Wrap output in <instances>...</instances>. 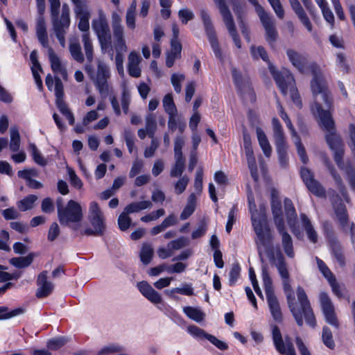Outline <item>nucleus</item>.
I'll return each instance as SVG.
<instances>
[{
	"instance_id": "nucleus-27",
	"label": "nucleus",
	"mask_w": 355,
	"mask_h": 355,
	"mask_svg": "<svg viewBox=\"0 0 355 355\" xmlns=\"http://www.w3.org/2000/svg\"><path fill=\"white\" fill-rule=\"evenodd\" d=\"M36 33L41 44L45 48H49L46 26L43 15H39L37 18Z\"/></svg>"
},
{
	"instance_id": "nucleus-32",
	"label": "nucleus",
	"mask_w": 355,
	"mask_h": 355,
	"mask_svg": "<svg viewBox=\"0 0 355 355\" xmlns=\"http://www.w3.org/2000/svg\"><path fill=\"white\" fill-rule=\"evenodd\" d=\"M271 209L273 215L274 222L276 227H278V222L282 225H284V221L282 216V204L280 200L272 193L271 200Z\"/></svg>"
},
{
	"instance_id": "nucleus-11",
	"label": "nucleus",
	"mask_w": 355,
	"mask_h": 355,
	"mask_svg": "<svg viewBox=\"0 0 355 355\" xmlns=\"http://www.w3.org/2000/svg\"><path fill=\"white\" fill-rule=\"evenodd\" d=\"M214 1L219 10L223 23L225 24L230 35H231L234 44L237 48L240 49L241 47V43L236 30L233 16L227 5L224 0H214Z\"/></svg>"
},
{
	"instance_id": "nucleus-14",
	"label": "nucleus",
	"mask_w": 355,
	"mask_h": 355,
	"mask_svg": "<svg viewBox=\"0 0 355 355\" xmlns=\"http://www.w3.org/2000/svg\"><path fill=\"white\" fill-rule=\"evenodd\" d=\"M258 16L265 29L266 40L270 43L275 42L277 38L278 33L275 28L276 21L274 17L265 11L264 8H261L259 7L258 8Z\"/></svg>"
},
{
	"instance_id": "nucleus-30",
	"label": "nucleus",
	"mask_w": 355,
	"mask_h": 355,
	"mask_svg": "<svg viewBox=\"0 0 355 355\" xmlns=\"http://www.w3.org/2000/svg\"><path fill=\"white\" fill-rule=\"evenodd\" d=\"M324 164L327 166L329 173L332 176L333 179L334 180L336 184L340 189V192L342 193L345 200L346 202H349V199L347 196V194L345 192V186L343 183V179L340 177V175L336 172L335 168L334 166L330 163V162L328 159L324 160Z\"/></svg>"
},
{
	"instance_id": "nucleus-62",
	"label": "nucleus",
	"mask_w": 355,
	"mask_h": 355,
	"mask_svg": "<svg viewBox=\"0 0 355 355\" xmlns=\"http://www.w3.org/2000/svg\"><path fill=\"white\" fill-rule=\"evenodd\" d=\"M203 171L199 168L196 173L194 181V189L197 195H200L202 190Z\"/></svg>"
},
{
	"instance_id": "nucleus-21",
	"label": "nucleus",
	"mask_w": 355,
	"mask_h": 355,
	"mask_svg": "<svg viewBox=\"0 0 355 355\" xmlns=\"http://www.w3.org/2000/svg\"><path fill=\"white\" fill-rule=\"evenodd\" d=\"M49 59L51 63V67L54 73L58 76H60L64 80L67 78V71L64 66L62 64L60 58L55 54L51 47L48 48Z\"/></svg>"
},
{
	"instance_id": "nucleus-48",
	"label": "nucleus",
	"mask_w": 355,
	"mask_h": 355,
	"mask_svg": "<svg viewBox=\"0 0 355 355\" xmlns=\"http://www.w3.org/2000/svg\"><path fill=\"white\" fill-rule=\"evenodd\" d=\"M153 254L154 250L151 245L144 244L140 252L141 261L145 265L148 264L151 261Z\"/></svg>"
},
{
	"instance_id": "nucleus-42",
	"label": "nucleus",
	"mask_w": 355,
	"mask_h": 355,
	"mask_svg": "<svg viewBox=\"0 0 355 355\" xmlns=\"http://www.w3.org/2000/svg\"><path fill=\"white\" fill-rule=\"evenodd\" d=\"M153 207V204L149 200H144L141 202H132L125 207L126 212L128 213H135L141 210L150 209Z\"/></svg>"
},
{
	"instance_id": "nucleus-56",
	"label": "nucleus",
	"mask_w": 355,
	"mask_h": 355,
	"mask_svg": "<svg viewBox=\"0 0 355 355\" xmlns=\"http://www.w3.org/2000/svg\"><path fill=\"white\" fill-rule=\"evenodd\" d=\"M185 80V76L183 73H173L171 78V84L174 90L180 94L182 91V83Z\"/></svg>"
},
{
	"instance_id": "nucleus-22",
	"label": "nucleus",
	"mask_w": 355,
	"mask_h": 355,
	"mask_svg": "<svg viewBox=\"0 0 355 355\" xmlns=\"http://www.w3.org/2000/svg\"><path fill=\"white\" fill-rule=\"evenodd\" d=\"M284 209L287 218V223L290 228L291 229L293 233L297 237H299L300 235V232L299 229L295 227L297 214L292 201L288 198H286L284 200Z\"/></svg>"
},
{
	"instance_id": "nucleus-19",
	"label": "nucleus",
	"mask_w": 355,
	"mask_h": 355,
	"mask_svg": "<svg viewBox=\"0 0 355 355\" xmlns=\"http://www.w3.org/2000/svg\"><path fill=\"white\" fill-rule=\"evenodd\" d=\"M137 287L142 295L153 304H158L162 303V297L161 295L157 291H156L147 282L141 281L138 282Z\"/></svg>"
},
{
	"instance_id": "nucleus-16",
	"label": "nucleus",
	"mask_w": 355,
	"mask_h": 355,
	"mask_svg": "<svg viewBox=\"0 0 355 355\" xmlns=\"http://www.w3.org/2000/svg\"><path fill=\"white\" fill-rule=\"evenodd\" d=\"M320 302L326 322L336 329H338L339 322L336 315L334 305L328 295L325 293H321Z\"/></svg>"
},
{
	"instance_id": "nucleus-37",
	"label": "nucleus",
	"mask_w": 355,
	"mask_h": 355,
	"mask_svg": "<svg viewBox=\"0 0 355 355\" xmlns=\"http://www.w3.org/2000/svg\"><path fill=\"white\" fill-rule=\"evenodd\" d=\"M69 52L72 58L78 62H84V55L82 53L81 46L77 40H71L69 42Z\"/></svg>"
},
{
	"instance_id": "nucleus-60",
	"label": "nucleus",
	"mask_w": 355,
	"mask_h": 355,
	"mask_svg": "<svg viewBox=\"0 0 355 355\" xmlns=\"http://www.w3.org/2000/svg\"><path fill=\"white\" fill-rule=\"evenodd\" d=\"M322 338L323 343L329 349H334L335 343L332 338V334L327 327H324L322 329Z\"/></svg>"
},
{
	"instance_id": "nucleus-57",
	"label": "nucleus",
	"mask_w": 355,
	"mask_h": 355,
	"mask_svg": "<svg viewBox=\"0 0 355 355\" xmlns=\"http://www.w3.org/2000/svg\"><path fill=\"white\" fill-rule=\"evenodd\" d=\"M111 24L113 33L125 31L124 26L121 23V17L116 12L112 13Z\"/></svg>"
},
{
	"instance_id": "nucleus-55",
	"label": "nucleus",
	"mask_w": 355,
	"mask_h": 355,
	"mask_svg": "<svg viewBox=\"0 0 355 355\" xmlns=\"http://www.w3.org/2000/svg\"><path fill=\"white\" fill-rule=\"evenodd\" d=\"M245 155H246V157H247L248 165V168H249V169L250 171L251 175H252V178L255 181H257V180H258V171H257L256 159H255V157L254 156V153H252V154H250V155L245 154Z\"/></svg>"
},
{
	"instance_id": "nucleus-49",
	"label": "nucleus",
	"mask_w": 355,
	"mask_h": 355,
	"mask_svg": "<svg viewBox=\"0 0 355 355\" xmlns=\"http://www.w3.org/2000/svg\"><path fill=\"white\" fill-rule=\"evenodd\" d=\"M136 10L134 6H129L125 14V24L128 29L134 30L136 27Z\"/></svg>"
},
{
	"instance_id": "nucleus-54",
	"label": "nucleus",
	"mask_w": 355,
	"mask_h": 355,
	"mask_svg": "<svg viewBox=\"0 0 355 355\" xmlns=\"http://www.w3.org/2000/svg\"><path fill=\"white\" fill-rule=\"evenodd\" d=\"M130 213L126 212L125 208L118 218L119 227L121 231L127 230L131 225V218L128 216Z\"/></svg>"
},
{
	"instance_id": "nucleus-3",
	"label": "nucleus",
	"mask_w": 355,
	"mask_h": 355,
	"mask_svg": "<svg viewBox=\"0 0 355 355\" xmlns=\"http://www.w3.org/2000/svg\"><path fill=\"white\" fill-rule=\"evenodd\" d=\"M282 283L284 292L286 295L288 306L296 320L297 324L300 327L302 326L303 313L306 322L312 327H314L316 324L315 315L311 308L310 302L304 290L300 286L297 288V296L301 306V311L297 307L296 304L294 302V295L289 282V278L282 279Z\"/></svg>"
},
{
	"instance_id": "nucleus-33",
	"label": "nucleus",
	"mask_w": 355,
	"mask_h": 355,
	"mask_svg": "<svg viewBox=\"0 0 355 355\" xmlns=\"http://www.w3.org/2000/svg\"><path fill=\"white\" fill-rule=\"evenodd\" d=\"M114 43L112 44L116 53H124L128 51V46L125 39V31L113 33Z\"/></svg>"
},
{
	"instance_id": "nucleus-12",
	"label": "nucleus",
	"mask_w": 355,
	"mask_h": 355,
	"mask_svg": "<svg viewBox=\"0 0 355 355\" xmlns=\"http://www.w3.org/2000/svg\"><path fill=\"white\" fill-rule=\"evenodd\" d=\"M200 17L203 22L206 35L216 57L220 60H223V57L222 51L209 13L206 10H202L200 11Z\"/></svg>"
},
{
	"instance_id": "nucleus-41",
	"label": "nucleus",
	"mask_w": 355,
	"mask_h": 355,
	"mask_svg": "<svg viewBox=\"0 0 355 355\" xmlns=\"http://www.w3.org/2000/svg\"><path fill=\"white\" fill-rule=\"evenodd\" d=\"M35 257L34 253H30L26 257H15L10 260V264L17 268H26L31 264Z\"/></svg>"
},
{
	"instance_id": "nucleus-43",
	"label": "nucleus",
	"mask_w": 355,
	"mask_h": 355,
	"mask_svg": "<svg viewBox=\"0 0 355 355\" xmlns=\"http://www.w3.org/2000/svg\"><path fill=\"white\" fill-rule=\"evenodd\" d=\"M56 105L59 109L60 112L67 118L70 125H73L75 123V119L73 114L68 108L67 105L65 103L63 98L56 99Z\"/></svg>"
},
{
	"instance_id": "nucleus-45",
	"label": "nucleus",
	"mask_w": 355,
	"mask_h": 355,
	"mask_svg": "<svg viewBox=\"0 0 355 355\" xmlns=\"http://www.w3.org/2000/svg\"><path fill=\"white\" fill-rule=\"evenodd\" d=\"M175 163L170 171V175L173 178L181 176L185 168L184 157H175Z\"/></svg>"
},
{
	"instance_id": "nucleus-47",
	"label": "nucleus",
	"mask_w": 355,
	"mask_h": 355,
	"mask_svg": "<svg viewBox=\"0 0 355 355\" xmlns=\"http://www.w3.org/2000/svg\"><path fill=\"white\" fill-rule=\"evenodd\" d=\"M274 263L277 267L282 279L289 278V273L287 269L284 259L280 254L277 258L274 259Z\"/></svg>"
},
{
	"instance_id": "nucleus-53",
	"label": "nucleus",
	"mask_w": 355,
	"mask_h": 355,
	"mask_svg": "<svg viewBox=\"0 0 355 355\" xmlns=\"http://www.w3.org/2000/svg\"><path fill=\"white\" fill-rule=\"evenodd\" d=\"M189 245V241L184 237H180L178 239L173 240L167 244V248L173 252L174 250H180Z\"/></svg>"
},
{
	"instance_id": "nucleus-4",
	"label": "nucleus",
	"mask_w": 355,
	"mask_h": 355,
	"mask_svg": "<svg viewBox=\"0 0 355 355\" xmlns=\"http://www.w3.org/2000/svg\"><path fill=\"white\" fill-rule=\"evenodd\" d=\"M50 4L51 20L53 30L60 45L65 46V35L70 23V8L67 3H63L60 15V0H48Z\"/></svg>"
},
{
	"instance_id": "nucleus-31",
	"label": "nucleus",
	"mask_w": 355,
	"mask_h": 355,
	"mask_svg": "<svg viewBox=\"0 0 355 355\" xmlns=\"http://www.w3.org/2000/svg\"><path fill=\"white\" fill-rule=\"evenodd\" d=\"M273 136L277 148L286 146L284 134L282 125L277 118H273L272 121Z\"/></svg>"
},
{
	"instance_id": "nucleus-61",
	"label": "nucleus",
	"mask_w": 355,
	"mask_h": 355,
	"mask_svg": "<svg viewBox=\"0 0 355 355\" xmlns=\"http://www.w3.org/2000/svg\"><path fill=\"white\" fill-rule=\"evenodd\" d=\"M67 343V339L64 337H58L51 339L47 342V347L51 350H57Z\"/></svg>"
},
{
	"instance_id": "nucleus-6",
	"label": "nucleus",
	"mask_w": 355,
	"mask_h": 355,
	"mask_svg": "<svg viewBox=\"0 0 355 355\" xmlns=\"http://www.w3.org/2000/svg\"><path fill=\"white\" fill-rule=\"evenodd\" d=\"M92 28L95 33L103 53H109L113 60L112 34L107 16L102 9L98 10V17L92 21Z\"/></svg>"
},
{
	"instance_id": "nucleus-2",
	"label": "nucleus",
	"mask_w": 355,
	"mask_h": 355,
	"mask_svg": "<svg viewBox=\"0 0 355 355\" xmlns=\"http://www.w3.org/2000/svg\"><path fill=\"white\" fill-rule=\"evenodd\" d=\"M248 199L252 225L257 236L255 243L259 255L262 259L263 254L269 252L273 236L268 225L265 206L261 205L259 210H257L254 197L249 195Z\"/></svg>"
},
{
	"instance_id": "nucleus-58",
	"label": "nucleus",
	"mask_w": 355,
	"mask_h": 355,
	"mask_svg": "<svg viewBox=\"0 0 355 355\" xmlns=\"http://www.w3.org/2000/svg\"><path fill=\"white\" fill-rule=\"evenodd\" d=\"M187 331L192 336H193L196 338H198V339H202V338L207 339V337L209 336V334H207L205 330H203L202 329H200V327L195 326V325L188 326Z\"/></svg>"
},
{
	"instance_id": "nucleus-64",
	"label": "nucleus",
	"mask_w": 355,
	"mask_h": 355,
	"mask_svg": "<svg viewBox=\"0 0 355 355\" xmlns=\"http://www.w3.org/2000/svg\"><path fill=\"white\" fill-rule=\"evenodd\" d=\"M189 182V178L187 175L182 176L175 184V193L178 195L183 193Z\"/></svg>"
},
{
	"instance_id": "nucleus-5",
	"label": "nucleus",
	"mask_w": 355,
	"mask_h": 355,
	"mask_svg": "<svg viewBox=\"0 0 355 355\" xmlns=\"http://www.w3.org/2000/svg\"><path fill=\"white\" fill-rule=\"evenodd\" d=\"M58 209V217L62 225L69 226L74 230H77L80 225L79 223L83 218V209L80 205L70 200L66 206L62 205V199L58 198L56 200Z\"/></svg>"
},
{
	"instance_id": "nucleus-51",
	"label": "nucleus",
	"mask_w": 355,
	"mask_h": 355,
	"mask_svg": "<svg viewBox=\"0 0 355 355\" xmlns=\"http://www.w3.org/2000/svg\"><path fill=\"white\" fill-rule=\"evenodd\" d=\"M163 107L168 114H178V110L171 94H168L164 97Z\"/></svg>"
},
{
	"instance_id": "nucleus-17",
	"label": "nucleus",
	"mask_w": 355,
	"mask_h": 355,
	"mask_svg": "<svg viewBox=\"0 0 355 355\" xmlns=\"http://www.w3.org/2000/svg\"><path fill=\"white\" fill-rule=\"evenodd\" d=\"M272 339L276 349L283 355H296L291 341L287 338L283 340L281 331L278 327H272Z\"/></svg>"
},
{
	"instance_id": "nucleus-38",
	"label": "nucleus",
	"mask_w": 355,
	"mask_h": 355,
	"mask_svg": "<svg viewBox=\"0 0 355 355\" xmlns=\"http://www.w3.org/2000/svg\"><path fill=\"white\" fill-rule=\"evenodd\" d=\"M145 122V128L147 130V135L150 138L153 139L157 128L155 114L153 113L148 114L146 116Z\"/></svg>"
},
{
	"instance_id": "nucleus-13",
	"label": "nucleus",
	"mask_w": 355,
	"mask_h": 355,
	"mask_svg": "<svg viewBox=\"0 0 355 355\" xmlns=\"http://www.w3.org/2000/svg\"><path fill=\"white\" fill-rule=\"evenodd\" d=\"M232 74L234 84L243 98L247 102H254L256 96L248 78H243L241 73L235 67L232 68Z\"/></svg>"
},
{
	"instance_id": "nucleus-8",
	"label": "nucleus",
	"mask_w": 355,
	"mask_h": 355,
	"mask_svg": "<svg viewBox=\"0 0 355 355\" xmlns=\"http://www.w3.org/2000/svg\"><path fill=\"white\" fill-rule=\"evenodd\" d=\"M89 220L92 228H87L83 234L87 236H102L106 229L105 218L98 204L93 201L89 204Z\"/></svg>"
},
{
	"instance_id": "nucleus-44",
	"label": "nucleus",
	"mask_w": 355,
	"mask_h": 355,
	"mask_svg": "<svg viewBox=\"0 0 355 355\" xmlns=\"http://www.w3.org/2000/svg\"><path fill=\"white\" fill-rule=\"evenodd\" d=\"M37 196L35 195H29L17 202V207L21 211H25L32 209Z\"/></svg>"
},
{
	"instance_id": "nucleus-25",
	"label": "nucleus",
	"mask_w": 355,
	"mask_h": 355,
	"mask_svg": "<svg viewBox=\"0 0 355 355\" xmlns=\"http://www.w3.org/2000/svg\"><path fill=\"white\" fill-rule=\"evenodd\" d=\"M17 175L20 178L24 179L27 182V186L30 188L37 189L43 187L41 182L33 179V178L38 176L37 171L34 168L19 171Z\"/></svg>"
},
{
	"instance_id": "nucleus-1",
	"label": "nucleus",
	"mask_w": 355,
	"mask_h": 355,
	"mask_svg": "<svg viewBox=\"0 0 355 355\" xmlns=\"http://www.w3.org/2000/svg\"><path fill=\"white\" fill-rule=\"evenodd\" d=\"M311 87L313 98L311 107V112L318 118L320 126L327 132L326 141L334 152L335 162L343 171L351 189L355 191V169L349 164L345 165L343 160V145L340 137L336 134L334 121L331 114L333 100L320 70L313 72Z\"/></svg>"
},
{
	"instance_id": "nucleus-10",
	"label": "nucleus",
	"mask_w": 355,
	"mask_h": 355,
	"mask_svg": "<svg viewBox=\"0 0 355 355\" xmlns=\"http://www.w3.org/2000/svg\"><path fill=\"white\" fill-rule=\"evenodd\" d=\"M89 76L101 98H106L110 91V87L107 83V80L110 77V71L108 66L103 62H99L97 66L96 73H90Z\"/></svg>"
},
{
	"instance_id": "nucleus-39",
	"label": "nucleus",
	"mask_w": 355,
	"mask_h": 355,
	"mask_svg": "<svg viewBox=\"0 0 355 355\" xmlns=\"http://www.w3.org/2000/svg\"><path fill=\"white\" fill-rule=\"evenodd\" d=\"M183 312L189 318L196 321V322H202L205 316V314L199 308L193 306L184 307Z\"/></svg>"
},
{
	"instance_id": "nucleus-15",
	"label": "nucleus",
	"mask_w": 355,
	"mask_h": 355,
	"mask_svg": "<svg viewBox=\"0 0 355 355\" xmlns=\"http://www.w3.org/2000/svg\"><path fill=\"white\" fill-rule=\"evenodd\" d=\"M300 176L306 187L312 193L317 196H324L325 191L318 181L315 179L313 173L306 167H302Z\"/></svg>"
},
{
	"instance_id": "nucleus-40",
	"label": "nucleus",
	"mask_w": 355,
	"mask_h": 355,
	"mask_svg": "<svg viewBox=\"0 0 355 355\" xmlns=\"http://www.w3.org/2000/svg\"><path fill=\"white\" fill-rule=\"evenodd\" d=\"M182 51V45H171V51L167 53L166 64L168 67H171L175 60L180 58Z\"/></svg>"
},
{
	"instance_id": "nucleus-63",
	"label": "nucleus",
	"mask_w": 355,
	"mask_h": 355,
	"mask_svg": "<svg viewBox=\"0 0 355 355\" xmlns=\"http://www.w3.org/2000/svg\"><path fill=\"white\" fill-rule=\"evenodd\" d=\"M30 148L31 150L32 157L35 162L39 165L45 166L46 164V161L41 155L37 146L35 144H31Z\"/></svg>"
},
{
	"instance_id": "nucleus-34",
	"label": "nucleus",
	"mask_w": 355,
	"mask_h": 355,
	"mask_svg": "<svg viewBox=\"0 0 355 355\" xmlns=\"http://www.w3.org/2000/svg\"><path fill=\"white\" fill-rule=\"evenodd\" d=\"M302 224L310 241L315 243L318 241V234L313 228L310 219L305 214H300Z\"/></svg>"
},
{
	"instance_id": "nucleus-29",
	"label": "nucleus",
	"mask_w": 355,
	"mask_h": 355,
	"mask_svg": "<svg viewBox=\"0 0 355 355\" xmlns=\"http://www.w3.org/2000/svg\"><path fill=\"white\" fill-rule=\"evenodd\" d=\"M128 70L129 74L135 78H138L141 76V69L139 63L141 58L139 56L138 53L135 51H132L128 55Z\"/></svg>"
},
{
	"instance_id": "nucleus-20",
	"label": "nucleus",
	"mask_w": 355,
	"mask_h": 355,
	"mask_svg": "<svg viewBox=\"0 0 355 355\" xmlns=\"http://www.w3.org/2000/svg\"><path fill=\"white\" fill-rule=\"evenodd\" d=\"M334 211L336 215V217L342 226L343 229L345 231H347L348 229L350 230L351 234H352V242L355 241V238L354 236V231L353 230L355 228L354 224H352L351 225L348 224V215L347 214L345 206L342 204L339 203L338 205H334Z\"/></svg>"
},
{
	"instance_id": "nucleus-18",
	"label": "nucleus",
	"mask_w": 355,
	"mask_h": 355,
	"mask_svg": "<svg viewBox=\"0 0 355 355\" xmlns=\"http://www.w3.org/2000/svg\"><path fill=\"white\" fill-rule=\"evenodd\" d=\"M37 288L35 295L37 298H44L51 294L54 289L53 284L47 279V271L39 274L37 279Z\"/></svg>"
},
{
	"instance_id": "nucleus-50",
	"label": "nucleus",
	"mask_w": 355,
	"mask_h": 355,
	"mask_svg": "<svg viewBox=\"0 0 355 355\" xmlns=\"http://www.w3.org/2000/svg\"><path fill=\"white\" fill-rule=\"evenodd\" d=\"M23 313L24 309L21 308H17L10 311L7 306H0V320L10 319Z\"/></svg>"
},
{
	"instance_id": "nucleus-46",
	"label": "nucleus",
	"mask_w": 355,
	"mask_h": 355,
	"mask_svg": "<svg viewBox=\"0 0 355 355\" xmlns=\"http://www.w3.org/2000/svg\"><path fill=\"white\" fill-rule=\"evenodd\" d=\"M10 148L12 151L16 152L20 147V135L18 129L16 127H12L10 130Z\"/></svg>"
},
{
	"instance_id": "nucleus-7",
	"label": "nucleus",
	"mask_w": 355,
	"mask_h": 355,
	"mask_svg": "<svg viewBox=\"0 0 355 355\" xmlns=\"http://www.w3.org/2000/svg\"><path fill=\"white\" fill-rule=\"evenodd\" d=\"M269 69L282 93L286 95L289 92L293 101L301 107L302 103L295 86V80L289 71L286 69L277 71L272 65L269 66Z\"/></svg>"
},
{
	"instance_id": "nucleus-23",
	"label": "nucleus",
	"mask_w": 355,
	"mask_h": 355,
	"mask_svg": "<svg viewBox=\"0 0 355 355\" xmlns=\"http://www.w3.org/2000/svg\"><path fill=\"white\" fill-rule=\"evenodd\" d=\"M278 222V227H276L279 234L282 237V245L284 252L289 258H293L295 253L293 250V240L291 235L286 231L285 225H282Z\"/></svg>"
},
{
	"instance_id": "nucleus-24",
	"label": "nucleus",
	"mask_w": 355,
	"mask_h": 355,
	"mask_svg": "<svg viewBox=\"0 0 355 355\" xmlns=\"http://www.w3.org/2000/svg\"><path fill=\"white\" fill-rule=\"evenodd\" d=\"M291 4L292 9L294 10L295 13L298 17L301 23L305 26L309 32H311L313 31L312 24L305 12L304 10L300 5L298 0H288Z\"/></svg>"
},
{
	"instance_id": "nucleus-36",
	"label": "nucleus",
	"mask_w": 355,
	"mask_h": 355,
	"mask_svg": "<svg viewBox=\"0 0 355 355\" xmlns=\"http://www.w3.org/2000/svg\"><path fill=\"white\" fill-rule=\"evenodd\" d=\"M262 280L266 297L275 295L274 293L272 281L269 275V272L266 266L262 267Z\"/></svg>"
},
{
	"instance_id": "nucleus-35",
	"label": "nucleus",
	"mask_w": 355,
	"mask_h": 355,
	"mask_svg": "<svg viewBox=\"0 0 355 355\" xmlns=\"http://www.w3.org/2000/svg\"><path fill=\"white\" fill-rule=\"evenodd\" d=\"M267 302L273 318L275 320L280 321L282 318L279 302L275 295L268 297Z\"/></svg>"
},
{
	"instance_id": "nucleus-59",
	"label": "nucleus",
	"mask_w": 355,
	"mask_h": 355,
	"mask_svg": "<svg viewBox=\"0 0 355 355\" xmlns=\"http://www.w3.org/2000/svg\"><path fill=\"white\" fill-rule=\"evenodd\" d=\"M315 259L318 269L322 272L324 278L327 279L328 282L332 280L333 279L336 278L335 276L329 270V268L327 267V266L321 259H320L318 257H316Z\"/></svg>"
},
{
	"instance_id": "nucleus-9",
	"label": "nucleus",
	"mask_w": 355,
	"mask_h": 355,
	"mask_svg": "<svg viewBox=\"0 0 355 355\" xmlns=\"http://www.w3.org/2000/svg\"><path fill=\"white\" fill-rule=\"evenodd\" d=\"M76 16L78 19V28L83 33L82 35V42L86 58L89 62H92L93 60V44L89 31L90 12L76 14Z\"/></svg>"
},
{
	"instance_id": "nucleus-28",
	"label": "nucleus",
	"mask_w": 355,
	"mask_h": 355,
	"mask_svg": "<svg viewBox=\"0 0 355 355\" xmlns=\"http://www.w3.org/2000/svg\"><path fill=\"white\" fill-rule=\"evenodd\" d=\"M285 123H286L287 128L290 130V131L291 132L292 137L293 138L295 144L297 148V153H298L299 156L300 157L302 162L304 164H306L309 160V158L306 155L305 149L300 141V137L297 135V132L291 123V121L289 119V120L285 121Z\"/></svg>"
},
{
	"instance_id": "nucleus-26",
	"label": "nucleus",
	"mask_w": 355,
	"mask_h": 355,
	"mask_svg": "<svg viewBox=\"0 0 355 355\" xmlns=\"http://www.w3.org/2000/svg\"><path fill=\"white\" fill-rule=\"evenodd\" d=\"M286 55L290 62L295 68L300 71H304L307 64V60L304 55L292 49H287Z\"/></svg>"
},
{
	"instance_id": "nucleus-52",
	"label": "nucleus",
	"mask_w": 355,
	"mask_h": 355,
	"mask_svg": "<svg viewBox=\"0 0 355 355\" xmlns=\"http://www.w3.org/2000/svg\"><path fill=\"white\" fill-rule=\"evenodd\" d=\"M175 293L190 296L193 294V291L190 284H184L181 288L178 287L166 291V295L169 296H173Z\"/></svg>"
}]
</instances>
